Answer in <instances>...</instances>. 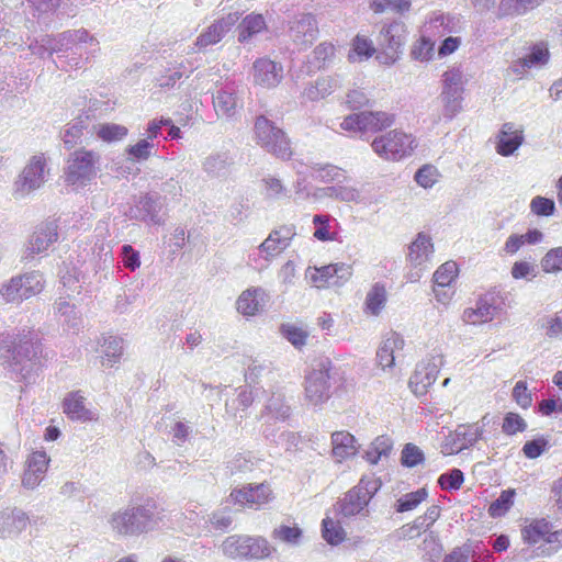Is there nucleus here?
I'll return each instance as SVG.
<instances>
[{"mask_svg":"<svg viewBox=\"0 0 562 562\" xmlns=\"http://www.w3.org/2000/svg\"><path fill=\"white\" fill-rule=\"evenodd\" d=\"M154 145L147 139H140L135 145L126 148L127 154L133 160H146L151 156Z\"/></svg>","mask_w":562,"mask_h":562,"instance_id":"nucleus-52","label":"nucleus"},{"mask_svg":"<svg viewBox=\"0 0 562 562\" xmlns=\"http://www.w3.org/2000/svg\"><path fill=\"white\" fill-rule=\"evenodd\" d=\"M19 282V279L12 278L10 282L1 289V294L5 302L8 303H14V302H21V297L19 294V285H16Z\"/></svg>","mask_w":562,"mask_h":562,"instance_id":"nucleus-57","label":"nucleus"},{"mask_svg":"<svg viewBox=\"0 0 562 562\" xmlns=\"http://www.w3.org/2000/svg\"><path fill=\"white\" fill-rule=\"evenodd\" d=\"M544 272L552 273L562 270V246L550 249L541 259Z\"/></svg>","mask_w":562,"mask_h":562,"instance_id":"nucleus-46","label":"nucleus"},{"mask_svg":"<svg viewBox=\"0 0 562 562\" xmlns=\"http://www.w3.org/2000/svg\"><path fill=\"white\" fill-rule=\"evenodd\" d=\"M323 538L331 546H338L346 539V531L340 522L325 518L322 522Z\"/></svg>","mask_w":562,"mask_h":562,"instance_id":"nucleus-38","label":"nucleus"},{"mask_svg":"<svg viewBox=\"0 0 562 562\" xmlns=\"http://www.w3.org/2000/svg\"><path fill=\"white\" fill-rule=\"evenodd\" d=\"M254 82L266 89L277 87L282 80V67L263 57L254 61Z\"/></svg>","mask_w":562,"mask_h":562,"instance_id":"nucleus-15","label":"nucleus"},{"mask_svg":"<svg viewBox=\"0 0 562 562\" xmlns=\"http://www.w3.org/2000/svg\"><path fill=\"white\" fill-rule=\"evenodd\" d=\"M16 279H19L16 285H19L18 290L21 301L26 300L43 290V284L41 282L40 276L37 274H25L23 277H18Z\"/></svg>","mask_w":562,"mask_h":562,"instance_id":"nucleus-37","label":"nucleus"},{"mask_svg":"<svg viewBox=\"0 0 562 562\" xmlns=\"http://www.w3.org/2000/svg\"><path fill=\"white\" fill-rule=\"evenodd\" d=\"M331 452L335 458L342 461L356 452L355 437L345 430L331 434Z\"/></svg>","mask_w":562,"mask_h":562,"instance_id":"nucleus-23","label":"nucleus"},{"mask_svg":"<svg viewBox=\"0 0 562 562\" xmlns=\"http://www.w3.org/2000/svg\"><path fill=\"white\" fill-rule=\"evenodd\" d=\"M235 22L236 19L232 15H228L227 19L215 21L196 37L195 46L202 50L207 46L217 44Z\"/></svg>","mask_w":562,"mask_h":562,"instance_id":"nucleus-20","label":"nucleus"},{"mask_svg":"<svg viewBox=\"0 0 562 562\" xmlns=\"http://www.w3.org/2000/svg\"><path fill=\"white\" fill-rule=\"evenodd\" d=\"M58 238L57 225L48 223L36 229L30 240V250L32 254H40L48 249Z\"/></svg>","mask_w":562,"mask_h":562,"instance_id":"nucleus-22","label":"nucleus"},{"mask_svg":"<svg viewBox=\"0 0 562 562\" xmlns=\"http://www.w3.org/2000/svg\"><path fill=\"white\" fill-rule=\"evenodd\" d=\"M381 487L373 475H364L335 504V512L342 517L366 516L368 505Z\"/></svg>","mask_w":562,"mask_h":562,"instance_id":"nucleus-2","label":"nucleus"},{"mask_svg":"<svg viewBox=\"0 0 562 562\" xmlns=\"http://www.w3.org/2000/svg\"><path fill=\"white\" fill-rule=\"evenodd\" d=\"M347 105L350 110H360L362 108H366L370 104V100L367 97V94L359 90L353 89L347 94Z\"/></svg>","mask_w":562,"mask_h":562,"instance_id":"nucleus-56","label":"nucleus"},{"mask_svg":"<svg viewBox=\"0 0 562 562\" xmlns=\"http://www.w3.org/2000/svg\"><path fill=\"white\" fill-rule=\"evenodd\" d=\"M214 108L222 115H231L236 108V97L226 91L217 92L214 99Z\"/></svg>","mask_w":562,"mask_h":562,"instance_id":"nucleus-47","label":"nucleus"},{"mask_svg":"<svg viewBox=\"0 0 562 562\" xmlns=\"http://www.w3.org/2000/svg\"><path fill=\"white\" fill-rule=\"evenodd\" d=\"M124 254V266L131 270H135L140 266L138 252H136L132 246H123Z\"/></svg>","mask_w":562,"mask_h":562,"instance_id":"nucleus-60","label":"nucleus"},{"mask_svg":"<svg viewBox=\"0 0 562 562\" xmlns=\"http://www.w3.org/2000/svg\"><path fill=\"white\" fill-rule=\"evenodd\" d=\"M127 133V127L114 123L100 124L97 128V136L106 143L121 140Z\"/></svg>","mask_w":562,"mask_h":562,"instance_id":"nucleus-40","label":"nucleus"},{"mask_svg":"<svg viewBox=\"0 0 562 562\" xmlns=\"http://www.w3.org/2000/svg\"><path fill=\"white\" fill-rule=\"evenodd\" d=\"M223 553L232 559H246L247 536L234 535L227 537L222 543Z\"/></svg>","mask_w":562,"mask_h":562,"instance_id":"nucleus-32","label":"nucleus"},{"mask_svg":"<svg viewBox=\"0 0 562 562\" xmlns=\"http://www.w3.org/2000/svg\"><path fill=\"white\" fill-rule=\"evenodd\" d=\"M329 370L322 368L319 370H313L305 378V397L306 400L318 405L326 401L329 395Z\"/></svg>","mask_w":562,"mask_h":562,"instance_id":"nucleus-13","label":"nucleus"},{"mask_svg":"<svg viewBox=\"0 0 562 562\" xmlns=\"http://www.w3.org/2000/svg\"><path fill=\"white\" fill-rule=\"evenodd\" d=\"M550 53L548 49V46L546 43L540 42L531 47V50L528 55H526L522 58H519L514 64V71H518V68L520 67L522 69L525 68H531L533 66L538 65H546L549 61Z\"/></svg>","mask_w":562,"mask_h":562,"instance_id":"nucleus-24","label":"nucleus"},{"mask_svg":"<svg viewBox=\"0 0 562 562\" xmlns=\"http://www.w3.org/2000/svg\"><path fill=\"white\" fill-rule=\"evenodd\" d=\"M442 362V356H438L432 360L422 361L416 366L409 379V387L415 395L422 396L427 393L428 389L436 382L439 367Z\"/></svg>","mask_w":562,"mask_h":562,"instance_id":"nucleus-12","label":"nucleus"},{"mask_svg":"<svg viewBox=\"0 0 562 562\" xmlns=\"http://www.w3.org/2000/svg\"><path fill=\"white\" fill-rule=\"evenodd\" d=\"M488 424L487 415L474 423L460 424L454 430L445 436L440 443V452L445 457L456 456L473 447L483 438L485 426Z\"/></svg>","mask_w":562,"mask_h":562,"instance_id":"nucleus-4","label":"nucleus"},{"mask_svg":"<svg viewBox=\"0 0 562 562\" xmlns=\"http://www.w3.org/2000/svg\"><path fill=\"white\" fill-rule=\"evenodd\" d=\"M274 548L263 537L247 536L246 559L263 560L272 555Z\"/></svg>","mask_w":562,"mask_h":562,"instance_id":"nucleus-28","label":"nucleus"},{"mask_svg":"<svg viewBox=\"0 0 562 562\" xmlns=\"http://www.w3.org/2000/svg\"><path fill=\"white\" fill-rule=\"evenodd\" d=\"M38 351L40 346L33 342L32 339H19V341H13L12 358L15 363H21L24 360L36 358Z\"/></svg>","mask_w":562,"mask_h":562,"instance_id":"nucleus-35","label":"nucleus"},{"mask_svg":"<svg viewBox=\"0 0 562 562\" xmlns=\"http://www.w3.org/2000/svg\"><path fill=\"white\" fill-rule=\"evenodd\" d=\"M352 274L351 267L346 263H330L323 267L310 269V278L313 285L317 289H327L329 286H340L350 279Z\"/></svg>","mask_w":562,"mask_h":562,"instance_id":"nucleus-11","label":"nucleus"},{"mask_svg":"<svg viewBox=\"0 0 562 562\" xmlns=\"http://www.w3.org/2000/svg\"><path fill=\"white\" fill-rule=\"evenodd\" d=\"M432 252L434 245L431 238L425 233H418L408 247L407 260L412 267L419 268L429 261Z\"/></svg>","mask_w":562,"mask_h":562,"instance_id":"nucleus-19","label":"nucleus"},{"mask_svg":"<svg viewBox=\"0 0 562 562\" xmlns=\"http://www.w3.org/2000/svg\"><path fill=\"white\" fill-rule=\"evenodd\" d=\"M404 346L405 341L400 334L395 331L390 333L376 351L378 364L383 370L393 368L395 363L394 353L396 351L403 350Z\"/></svg>","mask_w":562,"mask_h":562,"instance_id":"nucleus-18","label":"nucleus"},{"mask_svg":"<svg viewBox=\"0 0 562 562\" xmlns=\"http://www.w3.org/2000/svg\"><path fill=\"white\" fill-rule=\"evenodd\" d=\"M435 53V43L426 37H420L412 48V56L415 59L429 60Z\"/></svg>","mask_w":562,"mask_h":562,"instance_id":"nucleus-49","label":"nucleus"},{"mask_svg":"<svg viewBox=\"0 0 562 562\" xmlns=\"http://www.w3.org/2000/svg\"><path fill=\"white\" fill-rule=\"evenodd\" d=\"M520 535L522 542L536 548L541 557H551L562 549V529H553L547 518L527 520Z\"/></svg>","mask_w":562,"mask_h":562,"instance_id":"nucleus-1","label":"nucleus"},{"mask_svg":"<svg viewBox=\"0 0 562 562\" xmlns=\"http://www.w3.org/2000/svg\"><path fill=\"white\" fill-rule=\"evenodd\" d=\"M538 411L541 415L543 416H549L551 415L553 412H560L562 413V401L561 402H558L557 400L554 398H548V400H542L539 404H538Z\"/></svg>","mask_w":562,"mask_h":562,"instance_id":"nucleus-59","label":"nucleus"},{"mask_svg":"<svg viewBox=\"0 0 562 562\" xmlns=\"http://www.w3.org/2000/svg\"><path fill=\"white\" fill-rule=\"evenodd\" d=\"M81 136H82V126L81 125H72L65 131L63 140H64V144L68 148H71L78 143V140L81 138Z\"/></svg>","mask_w":562,"mask_h":562,"instance_id":"nucleus-58","label":"nucleus"},{"mask_svg":"<svg viewBox=\"0 0 562 562\" xmlns=\"http://www.w3.org/2000/svg\"><path fill=\"white\" fill-rule=\"evenodd\" d=\"M393 448L392 439L386 436H378L368 447L364 453V459L370 464H376L382 457H387Z\"/></svg>","mask_w":562,"mask_h":562,"instance_id":"nucleus-26","label":"nucleus"},{"mask_svg":"<svg viewBox=\"0 0 562 562\" xmlns=\"http://www.w3.org/2000/svg\"><path fill=\"white\" fill-rule=\"evenodd\" d=\"M427 492L425 488L417 490L412 493L405 494L397 501L396 512L404 513L415 509L425 498Z\"/></svg>","mask_w":562,"mask_h":562,"instance_id":"nucleus-44","label":"nucleus"},{"mask_svg":"<svg viewBox=\"0 0 562 562\" xmlns=\"http://www.w3.org/2000/svg\"><path fill=\"white\" fill-rule=\"evenodd\" d=\"M294 236L295 227L293 225H282L269 234L259 249L266 254V259L277 257L289 247Z\"/></svg>","mask_w":562,"mask_h":562,"instance_id":"nucleus-14","label":"nucleus"},{"mask_svg":"<svg viewBox=\"0 0 562 562\" xmlns=\"http://www.w3.org/2000/svg\"><path fill=\"white\" fill-rule=\"evenodd\" d=\"M526 429L527 423L518 413L508 412L505 414L502 423V431L505 435L514 436L518 432L525 431Z\"/></svg>","mask_w":562,"mask_h":562,"instance_id":"nucleus-42","label":"nucleus"},{"mask_svg":"<svg viewBox=\"0 0 562 562\" xmlns=\"http://www.w3.org/2000/svg\"><path fill=\"white\" fill-rule=\"evenodd\" d=\"M83 401L85 398L79 392L70 393L64 400V413L71 419L90 420L92 417L90 412L85 407Z\"/></svg>","mask_w":562,"mask_h":562,"instance_id":"nucleus-25","label":"nucleus"},{"mask_svg":"<svg viewBox=\"0 0 562 562\" xmlns=\"http://www.w3.org/2000/svg\"><path fill=\"white\" fill-rule=\"evenodd\" d=\"M98 161L99 155L93 150H75L67 160L66 182L70 186H87L97 175Z\"/></svg>","mask_w":562,"mask_h":562,"instance_id":"nucleus-8","label":"nucleus"},{"mask_svg":"<svg viewBox=\"0 0 562 562\" xmlns=\"http://www.w3.org/2000/svg\"><path fill=\"white\" fill-rule=\"evenodd\" d=\"M441 177L439 170L434 165L422 166L415 173V181L423 188H432Z\"/></svg>","mask_w":562,"mask_h":562,"instance_id":"nucleus-41","label":"nucleus"},{"mask_svg":"<svg viewBox=\"0 0 562 562\" xmlns=\"http://www.w3.org/2000/svg\"><path fill=\"white\" fill-rule=\"evenodd\" d=\"M272 537L285 543H297L302 537V530L296 525H281L272 531Z\"/></svg>","mask_w":562,"mask_h":562,"instance_id":"nucleus-48","label":"nucleus"},{"mask_svg":"<svg viewBox=\"0 0 562 562\" xmlns=\"http://www.w3.org/2000/svg\"><path fill=\"white\" fill-rule=\"evenodd\" d=\"M371 147L381 158L400 161L414 153L417 142L413 134L395 128L376 136Z\"/></svg>","mask_w":562,"mask_h":562,"instance_id":"nucleus-3","label":"nucleus"},{"mask_svg":"<svg viewBox=\"0 0 562 562\" xmlns=\"http://www.w3.org/2000/svg\"><path fill=\"white\" fill-rule=\"evenodd\" d=\"M259 289H247L237 299L236 307L245 316H254L260 308Z\"/></svg>","mask_w":562,"mask_h":562,"instance_id":"nucleus-29","label":"nucleus"},{"mask_svg":"<svg viewBox=\"0 0 562 562\" xmlns=\"http://www.w3.org/2000/svg\"><path fill=\"white\" fill-rule=\"evenodd\" d=\"M49 457L45 451H34L26 460V469L23 474L22 484L27 488H34L42 481L48 469Z\"/></svg>","mask_w":562,"mask_h":562,"instance_id":"nucleus-16","label":"nucleus"},{"mask_svg":"<svg viewBox=\"0 0 562 562\" xmlns=\"http://www.w3.org/2000/svg\"><path fill=\"white\" fill-rule=\"evenodd\" d=\"M493 310L494 307L491 304L484 301H480L477 302L476 307L464 310L462 318L467 324H483L492 319Z\"/></svg>","mask_w":562,"mask_h":562,"instance_id":"nucleus-30","label":"nucleus"},{"mask_svg":"<svg viewBox=\"0 0 562 562\" xmlns=\"http://www.w3.org/2000/svg\"><path fill=\"white\" fill-rule=\"evenodd\" d=\"M281 334L295 347L302 348L305 346L308 333L302 327L293 324H283L280 328Z\"/></svg>","mask_w":562,"mask_h":562,"instance_id":"nucleus-43","label":"nucleus"},{"mask_svg":"<svg viewBox=\"0 0 562 562\" xmlns=\"http://www.w3.org/2000/svg\"><path fill=\"white\" fill-rule=\"evenodd\" d=\"M401 461L403 465L413 468L424 461V453L417 446L406 443L402 450Z\"/></svg>","mask_w":562,"mask_h":562,"instance_id":"nucleus-50","label":"nucleus"},{"mask_svg":"<svg viewBox=\"0 0 562 562\" xmlns=\"http://www.w3.org/2000/svg\"><path fill=\"white\" fill-rule=\"evenodd\" d=\"M546 334L550 338L562 335V318L560 316L555 315L548 319Z\"/></svg>","mask_w":562,"mask_h":562,"instance_id":"nucleus-62","label":"nucleus"},{"mask_svg":"<svg viewBox=\"0 0 562 562\" xmlns=\"http://www.w3.org/2000/svg\"><path fill=\"white\" fill-rule=\"evenodd\" d=\"M525 245L522 236L513 234L510 235L504 245V251L508 255L516 254Z\"/></svg>","mask_w":562,"mask_h":562,"instance_id":"nucleus-63","label":"nucleus"},{"mask_svg":"<svg viewBox=\"0 0 562 562\" xmlns=\"http://www.w3.org/2000/svg\"><path fill=\"white\" fill-rule=\"evenodd\" d=\"M458 265L454 261H446L434 273V283L437 288L449 286L458 277Z\"/></svg>","mask_w":562,"mask_h":562,"instance_id":"nucleus-36","label":"nucleus"},{"mask_svg":"<svg viewBox=\"0 0 562 562\" xmlns=\"http://www.w3.org/2000/svg\"><path fill=\"white\" fill-rule=\"evenodd\" d=\"M464 482L463 472L460 469H452L443 473L438 479V484L442 490H460Z\"/></svg>","mask_w":562,"mask_h":562,"instance_id":"nucleus-45","label":"nucleus"},{"mask_svg":"<svg viewBox=\"0 0 562 562\" xmlns=\"http://www.w3.org/2000/svg\"><path fill=\"white\" fill-rule=\"evenodd\" d=\"M542 0H502L498 5L501 16L522 15L537 8Z\"/></svg>","mask_w":562,"mask_h":562,"instance_id":"nucleus-27","label":"nucleus"},{"mask_svg":"<svg viewBox=\"0 0 562 562\" xmlns=\"http://www.w3.org/2000/svg\"><path fill=\"white\" fill-rule=\"evenodd\" d=\"M470 551L467 548H456L446 555L443 562H469Z\"/></svg>","mask_w":562,"mask_h":562,"instance_id":"nucleus-64","label":"nucleus"},{"mask_svg":"<svg viewBox=\"0 0 562 562\" xmlns=\"http://www.w3.org/2000/svg\"><path fill=\"white\" fill-rule=\"evenodd\" d=\"M513 397L515 402L524 409L529 408L532 403L531 394L527 389V384L522 381H518L513 390Z\"/></svg>","mask_w":562,"mask_h":562,"instance_id":"nucleus-54","label":"nucleus"},{"mask_svg":"<svg viewBox=\"0 0 562 562\" xmlns=\"http://www.w3.org/2000/svg\"><path fill=\"white\" fill-rule=\"evenodd\" d=\"M109 524L117 536H136L153 527V514L145 507H133L114 513Z\"/></svg>","mask_w":562,"mask_h":562,"instance_id":"nucleus-7","label":"nucleus"},{"mask_svg":"<svg viewBox=\"0 0 562 562\" xmlns=\"http://www.w3.org/2000/svg\"><path fill=\"white\" fill-rule=\"evenodd\" d=\"M257 143L278 158L288 160L292 157L291 142L285 132L276 126L266 116L260 115L255 121Z\"/></svg>","mask_w":562,"mask_h":562,"instance_id":"nucleus-5","label":"nucleus"},{"mask_svg":"<svg viewBox=\"0 0 562 562\" xmlns=\"http://www.w3.org/2000/svg\"><path fill=\"white\" fill-rule=\"evenodd\" d=\"M330 216L316 214L313 217V224L315 231L313 237L319 241H336L338 239V233L331 229Z\"/></svg>","mask_w":562,"mask_h":562,"instance_id":"nucleus-33","label":"nucleus"},{"mask_svg":"<svg viewBox=\"0 0 562 562\" xmlns=\"http://www.w3.org/2000/svg\"><path fill=\"white\" fill-rule=\"evenodd\" d=\"M524 142V130L514 123H505L497 135L496 151L507 157L514 154Z\"/></svg>","mask_w":562,"mask_h":562,"instance_id":"nucleus-17","label":"nucleus"},{"mask_svg":"<svg viewBox=\"0 0 562 562\" xmlns=\"http://www.w3.org/2000/svg\"><path fill=\"white\" fill-rule=\"evenodd\" d=\"M386 303V289L381 283H375L366 297V312L371 315H379Z\"/></svg>","mask_w":562,"mask_h":562,"instance_id":"nucleus-31","label":"nucleus"},{"mask_svg":"<svg viewBox=\"0 0 562 562\" xmlns=\"http://www.w3.org/2000/svg\"><path fill=\"white\" fill-rule=\"evenodd\" d=\"M45 158L34 156L24 168L21 177V191L29 192L37 189L44 182Z\"/></svg>","mask_w":562,"mask_h":562,"instance_id":"nucleus-21","label":"nucleus"},{"mask_svg":"<svg viewBox=\"0 0 562 562\" xmlns=\"http://www.w3.org/2000/svg\"><path fill=\"white\" fill-rule=\"evenodd\" d=\"M395 115L384 111H361L344 117L340 128L348 133L367 134L379 133L391 127Z\"/></svg>","mask_w":562,"mask_h":562,"instance_id":"nucleus-6","label":"nucleus"},{"mask_svg":"<svg viewBox=\"0 0 562 562\" xmlns=\"http://www.w3.org/2000/svg\"><path fill=\"white\" fill-rule=\"evenodd\" d=\"M352 50L359 58H369L375 53L372 42L363 35H357L355 37Z\"/></svg>","mask_w":562,"mask_h":562,"instance_id":"nucleus-53","label":"nucleus"},{"mask_svg":"<svg viewBox=\"0 0 562 562\" xmlns=\"http://www.w3.org/2000/svg\"><path fill=\"white\" fill-rule=\"evenodd\" d=\"M548 441L543 438L527 441L522 447V452L528 459H536L546 450Z\"/></svg>","mask_w":562,"mask_h":562,"instance_id":"nucleus-55","label":"nucleus"},{"mask_svg":"<svg viewBox=\"0 0 562 562\" xmlns=\"http://www.w3.org/2000/svg\"><path fill=\"white\" fill-rule=\"evenodd\" d=\"M515 490H505L488 507V515L492 518L504 516L514 504Z\"/></svg>","mask_w":562,"mask_h":562,"instance_id":"nucleus-39","label":"nucleus"},{"mask_svg":"<svg viewBox=\"0 0 562 562\" xmlns=\"http://www.w3.org/2000/svg\"><path fill=\"white\" fill-rule=\"evenodd\" d=\"M442 82L443 115L447 119H453L462 110V94L464 91L462 71L457 68L447 70L442 75Z\"/></svg>","mask_w":562,"mask_h":562,"instance_id":"nucleus-9","label":"nucleus"},{"mask_svg":"<svg viewBox=\"0 0 562 562\" xmlns=\"http://www.w3.org/2000/svg\"><path fill=\"white\" fill-rule=\"evenodd\" d=\"M229 498L243 508L259 509L270 503L273 492L268 483L246 484L232 490Z\"/></svg>","mask_w":562,"mask_h":562,"instance_id":"nucleus-10","label":"nucleus"},{"mask_svg":"<svg viewBox=\"0 0 562 562\" xmlns=\"http://www.w3.org/2000/svg\"><path fill=\"white\" fill-rule=\"evenodd\" d=\"M533 272V267L527 261H516L512 267V277L516 280L527 278Z\"/></svg>","mask_w":562,"mask_h":562,"instance_id":"nucleus-61","label":"nucleus"},{"mask_svg":"<svg viewBox=\"0 0 562 562\" xmlns=\"http://www.w3.org/2000/svg\"><path fill=\"white\" fill-rule=\"evenodd\" d=\"M239 41L249 40L252 35L260 33L266 29V21L261 14L247 15L238 26Z\"/></svg>","mask_w":562,"mask_h":562,"instance_id":"nucleus-34","label":"nucleus"},{"mask_svg":"<svg viewBox=\"0 0 562 562\" xmlns=\"http://www.w3.org/2000/svg\"><path fill=\"white\" fill-rule=\"evenodd\" d=\"M530 211L538 216H550L555 211V204L551 199L537 195L530 202Z\"/></svg>","mask_w":562,"mask_h":562,"instance_id":"nucleus-51","label":"nucleus"}]
</instances>
